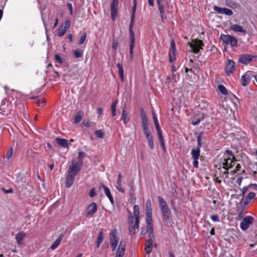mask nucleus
Returning a JSON list of instances; mask_svg holds the SVG:
<instances>
[{
  "mask_svg": "<svg viewBox=\"0 0 257 257\" xmlns=\"http://www.w3.org/2000/svg\"><path fill=\"white\" fill-rule=\"evenodd\" d=\"M110 247L112 251L117 248L115 257H123L125 252V242L120 239L116 229H112L109 234Z\"/></svg>",
  "mask_w": 257,
  "mask_h": 257,
  "instance_id": "nucleus-1",
  "label": "nucleus"
},
{
  "mask_svg": "<svg viewBox=\"0 0 257 257\" xmlns=\"http://www.w3.org/2000/svg\"><path fill=\"white\" fill-rule=\"evenodd\" d=\"M234 161H235V158L233 154L228 150L225 151L222 157L219 159L220 167L224 169L222 175H220L222 178L226 179L228 177L227 170L234 165Z\"/></svg>",
  "mask_w": 257,
  "mask_h": 257,
  "instance_id": "nucleus-2",
  "label": "nucleus"
},
{
  "mask_svg": "<svg viewBox=\"0 0 257 257\" xmlns=\"http://www.w3.org/2000/svg\"><path fill=\"white\" fill-rule=\"evenodd\" d=\"M157 198L164 219L166 221L170 220L171 212L166 201L160 196Z\"/></svg>",
  "mask_w": 257,
  "mask_h": 257,
  "instance_id": "nucleus-3",
  "label": "nucleus"
},
{
  "mask_svg": "<svg viewBox=\"0 0 257 257\" xmlns=\"http://www.w3.org/2000/svg\"><path fill=\"white\" fill-rule=\"evenodd\" d=\"M82 165L83 161L79 160L75 161V160H72V164L70 166L68 170V173L76 175L79 173Z\"/></svg>",
  "mask_w": 257,
  "mask_h": 257,
  "instance_id": "nucleus-4",
  "label": "nucleus"
},
{
  "mask_svg": "<svg viewBox=\"0 0 257 257\" xmlns=\"http://www.w3.org/2000/svg\"><path fill=\"white\" fill-rule=\"evenodd\" d=\"M220 39L226 45H229L231 47H234L237 44V39L232 36L230 35L221 34L220 36Z\"/></svg>",
  "mask_w": 257,
  "mask_h": 257,
  "instance_id": "nucleus-5",
  "label": "nucleus"
},
{
  "mask_svg": "<svg viewBox=\"0 0 257 257\" xmlns=\"http://www.w3.org/2000/svg\"><path fill=\"white\" fill-rule=\"evenodd\" d=\"M188 45L192 48L191 51L194 53L197 54L202 49L203 43L201 40L196 39L193 40L191 43L189 42Z\"/></svg>",
  "mask_w": 257,
  "mask_h": 257,
  "instance_id": "nucleus-6",
  "label": "nucleus"
},
{
  "mask_svg": "<svg viewBox=\"0 0 257 257\" xmlns=\"http://www.w3.org/2000/svg\"><path fill=\"white\" fill-rule=\"evenodd\" d=\"M133 219L134 217L133 216H130L128 217V230L129 232L131 235H134L136 233V230L138 229L139 227L140 220H138V222H137V220H135V222L134 224H133Z\"/></svg>",
  "mask_w": 257,
  "mask_h": 257,
  "instance_id": "nucleus-7",
  "label": "nucleus"
},
{
  "mask_svg": "<svg viewBox=\"0 0 257 257\" xmlns=\"http://www.w3.org/2000/svg\"><path fill=\"white\" fill-rule=\"evenodd\" d=\"M253 221V218L251 216H247L244 217L240 222V226L242 230H246Z\"/></svg>",
  "mask_w": 257,
  "mask_h": 257,
  "instance_id": "nucleus-8",
  "label": "nucleus"
},
{
  "mask_svg": "<svg viewBox=\"0 0 257 257\" xmlns=\"http://www.w3.org/2000/svg\"><path fill=\"white\" fill-rule=\"evenodd\" d=\"M97 210V205L96 203L92 202L86 208L85 216L86 217L92 216Z\"/></svg>",
  "mask_w": 257,
  "mask_h": 257,
  "instance_id": "nucleus-9",
  "label": "nucleus"
},
{
  "mask_svg": "<svg viewBox=\"0 0 257 257\" xmlns=\"http://www.w3.org/2000/svg\"><path fill=\"white\" fill-rule=\"evenodd\" d=\"M235 63L234 61L228 59L226 62L225 71L227 75H230L235 69Z\"/></svg>",
  "mask_w": 257,
  "mask_h": 257,
  "instance_id": "nucleus-10",
  "label": "nucleus"
},
{
  "mask_svg": "<svg viewBox=\"0 0 257 257\" xmlns=\"http://www.w3.org/2000/svg\"><path fill=\"white\" fill-rule=\"evenodd\" d=\"M118 0H112L110 6L111 17L114 20L117 15Z\"/></svg>",
  "mask_w": 257,
  "mask_h": 257,
  "instance_id": "nucleus-11",
  "label": "nucleus"
},
{
  "mask_svg": "<svg viewBox=\"0 0 257 257\" xmlns=\"http://www.w3.org/2000/svg\"><path fill=\"white\" fill-rule=\"evenodd\" d=\"M8 105L9 103L7 100L4 99L2 101L0 105V114L8 115L10 113Z\"/></svg>",
  "mask_w": 257,
  "mask_h": 257,
  "instance_id": "nucleus-12",
  "label": "nucleus"
},
{
  "mask_svg": "<svg viewBox=\"0 0 257 257\" xmlns=\"http://www.w3.org/2000/svg\"><path fill=\"white\" fill-rule=\"evenodd\" d=\"M70 25L69 20H66L65 22L61 25L58 30V36L61 37L63 36L65 34L67 29L69 28Z\"/></svg>",
  "mask_w": 257,
  "mask_h": 257,
  "instance_id": "nucleus-13",
  "label": "nucleus"
},
{
  "mask_svg": "<svg viewBox=\"0 0 257 257\" xmlns=\"http://www.w3.org/2000/svg\"><path fill=\"white\" fill-rule=\"evenodd\" d=\"M214 11L220 14H224L226 16H231L233 14L232 11L229 9L225 8H220L217 6H214Z\"/></svg>",
  "mask_w": 257,
  "mask_h": 257,
  "instance_id": "nucleus-14",
  "label": "nucleus"
},
{
  "mask_svg": "<svg viewBox=\"0 0 257 257\" xmlns=\"http://www.w3.org/2000/svg\"><path fill=\"white\" fill-rule=\"evenodd\" d=\"M156 3L160 13L162 20L163 21L165 14L164 1L163 0H156Z\"/></svg>",
  "mask_w": 257,
  "mask_h": 257,
  "instance_id": "nucleus-15",
  "label": "nucleus"
},
{
  "mask_svg": "<svg viewBox=\"0 0 257 257\" xmlns=\"http://www.w3.org/2000/svg\"><path fill=\"white\" fill-rule=\"evenodd\" d=\"M26 233L23 231H20L16 234V240L19 247H23L24 246V243L23 242V240L26 237Z\"/></svg>",
  "mask_w": 257,
  "mask_h": 257,
  "instance_id": "nucleus-16",
  "label": "nucleus"
},
{
  "mask_svg": "<svg viewBox=\"0 0 257 257\" xmlns=\"http://www.w3.org/2000/svg\"><path fill=\"white\" fill-rule=\"evenodd\" d=\"M253 58V56L249 54H242L239 56V62L247 65L252 61Z\"/></svg>",
  "mask_w": 257,
  "mask_h": 257,
  "instance_id": "nucleus-17",
  "label": "nucleus"
},
{
  "mask_svg": "<svg viewBox=\"0 0 257 257\" xmlns=\"http://www.w3.org/2000/svg\"><path fill=\"white\" fill-rule=\"evenodd\" d=\"M171 51L169 52V60L170 62H172L175 59V42L172 40L170 43Z\"/></svg>",
  "mask_w": 257,
  "mask_h": 257,
  "instance_id": "nucleus-18",
  "label": "nucleus"
},
{
  "mask_svg": "<svg viewBox=\"0 0 257 257\" xmlns=\"http://www.w3.org/2000/svg\"><path fill=\"white\" fill-rule=\"evenodd\" d=\"M101 188H102L103 189L105 195L109 199L111 204H113V203H114L113 198L111 194V193H110V191L109 188L103 184L100 185V186L99 187V189H100Z\"/></svg>",
  "mask_w": 257,
  "mask_h": 257,
  "instance_id": "nucleus-19",
  "label": "nucleus"
},
{
  "mask_svg": "<svg viewBox=\"0 0 257 257\" xmlns=\"http://www.w3.org/2000/svg\"><path fill=\"white\" fill-rule=\"evenodd\" d=\"M230 29L237 33H240L243 35L246 34V31L243 29V27L238 24L231 25Z\"/></svg>",
  "mask_w": 257,
  "mask_h": 257,
  "instance_id": "nucleus-20",
  "label": "nucleus"
},
{
  "mask_svg": "<svg viewBox=\"0 0 257 257\" xmlns=\"http://www.w3.org/2000/svg\"><path fill=\"white\" fill-rule=\"evenodd\" d=\"M76 175L68 173L66 177V187L68 188H70L74 181Z\"/></svg>",
  "mask_w": 257,
  "mask_h": 257,
  "instance_id": "nucleus-21",
  "label": "nucleus"
},
{
  "mask_svg": "<svg viewBox=\"0 0 257 257\" xmlns=\"http://www.w3.org/2000/svg\"><path fill=\"white\" fill-rule=\"evenodd\" d=\"M135 18L134 17H131V22L129 26V31H130V42L132 41H135V34L133 32V26H134V23L135 21Z\"/></svg>",
  "mask_w": 257,
  "mask_h": 257,
  "instance_id": "nucleus-22",
  "label": "nucleus"
},
{
  "mask_svg": "<svg viewBox=\"0 0 257 257\" xmlns=\"http://www.w3.org/2000/svg\"><path fill=\"white\" fill-rule=\"evenodd\" d=\"M153 242L154 240L151 239H149L146 241L145 244V251L147 254H149L151 252Z\"/></svg>",
  "mask_w": 257,
  "mask_h": 257,
  "instance_id": "nucleus-23",
  "label": "nucleus"
},
{
  "mask_svg": "<svg viewBox=\"0 0 257 257\" xmlns=\"http://www.w3.org/2000/svg\"><path fill=\"white\" fill-rule=\"evenodd\" d=\"M250 82V76L248 73H246L242 75L241 79V84L243 86H247Z\"/></svg>",
  "mask_w": 257,
  "mask_h": 257,
  "instance_id": "nucleus-24",
  "label": "nucleus"
},
{
  "mask_svg": "<svg viewBox=\"0 0 257 257\" xmlns=\"http://www.w3.org/2000/svg\"><path fill=\"white\" fill-rule=\"evenodd\" d=\"M191 154L193 160H198L200 156V149L196 148L192 149Z\"/></svg>",
  "mask_w": 257,
  "mask_h": 257,
  "instance_id": "nucleus-25",
  "label": "nucleus"
},
{
  "mask_svg": "<svg viewBox=\"0 0 257 257\" xmlns=\"http://www.w3.org/2000/svg\"><path fill=\"white\" fill-rule=\"evenodd\" d=\"M63 237V235H60L59 237L54 241V242L52 244L51 246V248L52 250L55 249L60 244L62 239Z\"/></svg>",
  "mask_w": 257,
  "mask_h": 257,
  "instance_id": "nucleus-26",
  "label": "nucleus"
},
{
  "mask_svg": "<svg viewBox=\"0 0 257 257\" xmlns=\"http://www.w3.org/2000/svg\"><path fill=\"white\" fill-rule=\"evenodd\" d=\"M255 197V194L253 192H250L246 197L245 199V201L244 202V204L245 205H248L250 202L251 199H253Z\"/></svg>",
  "mask_w": 257,
  "mask_h": 257,
  "instance_id": "nucleus-27",
  "label": "nucleus"
},
{
  "mask_svg": "<svg viewBox=\"0 0 257 257\" xmlns=\"http://www.w3.org/2000/svg\"><path fill=\"white\" fill-rule=\"evenodd\" d=\"M134 214L135 215V220H137V222H138V220H140V210L138 205H135L133 207Z\"/></svg>",
  "mask_w": 257,
  "mask_h": 257,
  "instance_id": "nucleus-28",
  "label": "nucleus"
},
{
  "mask_svg": "<svg viewBox=\"0 0 257 257\" xmlns=\"http://www.w3.org/2000/svg\"><path fill=\"white\" fill-rule=\"evenodd\" d=\"M56 142L60 146L65 148L68 146L67 140L59 138H56Z\"/></svg>",
  "mask_w": 257,
  "mask_h": 257,
  "instance_id": "nucleus-29",
  "label": "nucleus"
},
{
  "mask_svg": "<svg viewBox=\"0 0 257 257\" xmlns=\"http://www.w3.org/2000/svg\"><path fill=\"white\" fill-rule=\"evenodd\" d=\"M146 215H152L151 202L150 199L146 203Z\"/></svg>",
  "mask_w": 257,
  "mask_h": 257,
  "instance_id": "nucleus-30",
  "label": "nucleus"
},
{
  "mask_svg": "<svg viewBox=\"0 0 257 257\" xmlns=\"http://www.w3.org/2000/svg\"><path fill=\"white\" fill-rule=\"evenodd\" d=\"M146 222L148 229H152L153 228L152 215H146Z\"/></svg>",
  "mask_w": 257,
  "mask_h": 257,
  "instance_id": "nucleus-31",
  "label": "nucleus"
},
{
  "mask_svg": "<svg viewBox=\"0 0 257 257\" xmlns=\"http://www.w3.org/2000/svg\"><path fill=\"white\" fill-rule=\"evenodd\" d=\"M65 57L61 54H57L55 55V60L56 62L62 64L65 61Z\"/></svg>",
  "mask_w": 257,
  "mask_h": 257,
  "instance_id": "nucleus-32",
  "label": "nucleus"
},
{
  "mask_svg": "<svg viewBox=\"0 0 257 257\" xmlns=\"http://www.w3.org/2000/svg\"><path fill=\"white\" fill-rule=\"evenodd\" d=\"M83 115V112L81 111H79L76 114L75 118H74V121L75 123H78L79 122Z\"/></svg>",
  "mask_w": 257,
  "mask_h": 257,
  "instance_id": "nucleus-33",
  "label": "nucleus"
},
{
  "mask_svg": "<svg viewBox=\"0 0 257 257\" xmlns=\"http://www.w3.org/2000/svg\"><path fill=\"white\" fill-rule=\"evenodd\" d=\"M116 67L118 69V74L122 80H123V70L122 66L121 64L118 63L117 64Z\"/></svg>",
  "mask_w": 257,
  "mask_h": 257,
  "instance_id": "nucleus-34",
  "label": "nucleus"
},
{
  "mask_svg": "<svg viewBox=\"0 0 257 257\" xmlns=\"http://www.w3.org/2000/svg\"><path fill=\"white\" fill-rule=\"evenodd\" d=\"M152 115H153L154 124H155L156 130H159V128H161L160 127V125H159V123L158 120L157 116L156 115V114L153 110L152 111Z\"/></svg>",
  "mask_w": 257,
  "mask_h": 257,
  "instance_id": "nucleus-35",
  "label": "nucleus"
},
{
  "mask_svg": "<svg viewBox=\"0 0 257 257\" xmlns=\"http://www.w3.org/2000/svg\"><path fill=\"white\" fill-rule=\"evenodd\" d=\"M141 122L142 124V127L143 130L150 129L147 119H141Z\"/></svg>",
  "mask_w": 257,
  "mask_h": 257,
  "instance_id": "nucleus-36",
  "label": "nucleus"
},
{
  "mask_svg": "<svg viewBox=\"0 0 257 257\" xmlns=\"http://www.w3.org/2000/svg\"><path fill=\"white\" fill-rule=\"evenodd\" d=\"M121 180H116L115 187L119 192L123 193L124 192V190L121 187Z\"/></svg>",
  "mask_w": 257,
  "mask_h": 257,
  "instance_id": "nucleus-37",
  "label": "nucleus"
},
{
  "mask_svg": "<svg viewBox=\"0 0 257 257\" xmlns=\"http://www.w3.org/2000/svg\"><path fill=\"white\" fill-rule=\"evenodd\" d=\"M135 41L130 42V59L131 60H133V49L135 45Z\"/></svg>",
  "mask_w": 257,
  "mask_h": 257,
  "instance_id": "nucleus-38",
  "label": "nucleus"
},
{
  "mask_svg": "<svg viewBox=\"0 0 257 257\" xmlns=\"http://www.w3.org/2000/svg\"><path fill=\"white\" fill-rule=\"evenodd\" d=\"M218 89L219 91L223 95H227V90L223 85H218Z\"/></svg>",
  "mask_w": 257,
  "mask_h": 257,
  "instance_id": "nucleus-39",
  "label": "nucleus"
},
{
  "mask_svg": "<svg viewBox=\"0 0 257 257\" xmlns=\"http://www.w3.org/2000/svg\"><path fill=\"white\" fill-rule=\"evenodd\" d=\"M96 136L100 139H102L104 135V133L102 130H99L95 131Z\"/></svg>",
  "mask_w": 257,
  "mask_h": 257,
  "instance_id": "nucleus-40",
  "label": "nucleus"
},
{
  "mask_svg": "<svg viewBox=\"0 0 257 257\" xmlns=\"http://www.w3.org/2000/svg\"><path fill=\"white\" fill-rule=\"evenodd\" d=\"M103 241V234L102 231H101L99 232L98 235L97 237L96 242H99V243H101Z\"/></svg>",
  "mask_w": 257,
  "mask_h": 257,
  "instance_id": "nucleus-41",
  "label": "nucleus"
},
{
  "mask_svg": "<svg viewBox=\"0 0 257 257\" xmlns=\"http://www.w3.org/2000/svg\"><path fill=\"white\" fill-rule=\"evenodd\" d=\"M127 115L125 113V109L124 108L122 112L121 119L123 120L124 124L127 122Z\"/></svg>",
  "mask_w": 257,
  "mask_h": 257,
  "instance_id": "nucleus-42",
  "label": "nucleus"
},
{
  "mask_svg": "<svg viewBox=\"0 0 257 257\" xmlns=\"http://www.w3.org/2000/svg\"><path fill=\"white\" fill-rule=\"evenodd\" d=\"M82 55V51L80 49H76L74 51V56L76 58L81 57Z\"/></svg>",
  "mask_w": 257,
  "mask_h": 257,
  "instance_id": "nucleus-43",
  "label": "nucleus"
},
{
  "mask_svg": "<svg viewBox=\"0 0 257 257\" xmlns=\"http://www.w3.org/2000/svg\"><path fill=\"white\" fill-rule=\"evenodd\" d=\"M143 133L145 134L147 139L153 137L150 129L143 130Z\"/></svg>",
  "mask_w": 257,
  "mask_h": 257,
  "instance_id": "nucleus-44",
  "label": "nucleus"
},
{
  "mask_svg": "<svg viewBox=\"0 0 257 257\" xmlns=\"http://www.w3.org/2000/svg\"><path fill=\"white\" fill-rule=\"evenodd\" d=\"M118 41L117 39H114L112 41V49L114 51H116L117 49Z\"/></svg>",
  "mask_w": 257,
  "mask_h": 257,
  "instance_id": "nucleus-45",
  "label": "nucleus"
},
{
  "mask_svg": "<svg viewBox=\"0 0 257 257\" xmlns=\"http://www.w3.org/2000/svg\"><path fill=\"white\" fill-rule=\"evenodd\" d=\"M12 154H13V148H10L7 150V151L6 152L7 159L8 160L10 159L11 158Z\"/></svg>",
  "mask_w": 257,
  "mask_h": 257,
  "instance_id": "nucleus-46",
  "label": "nucleus"
},
{
  "mask_svg": "<svg viewBox=\"0 0 257 257\" xmlns=\"http://www.w3.org/2000/svg\"><path fill=\"white\" fill-rule=\"evenodd\" d=\"M148 236L149 237V239H151L152 240H154L153 227L152 228L151 230L148 228Z\"/></svg>",
  "mask_w": 257,
  "mask_h": 257,
  "instance_id": "nucleus-47",
  "label": "nucleus"
},
{
  "mask_svg": "<svg viewBox=\"0 0 257 257\" xmlns=\"http://www.w3.org/2000/svg\"><path fill=\"white\" fill-rule=\"evenodd\" d=\"M158 134V136L159 137V139L160 141V142L164 141L163 136L162 135V134L161 133V128H159V130H156Z\"/></svg>",
  "mask_w": 257,
  "mask_h": 257,
  "instance_id": "nucleus-48",
  "label": "nucleus"
},
{
  "mask_svg": "<svg viewBox=\"0 0 257 257\" xmlns=\"http://www.w3.org/2000/svg\"><path fill=\"white\" fill-rule=\"evenodd\" d=\"M86 37V33H83L82 36H81L79 41V44L81 45L85 41Z\"/></svg>",
  "mask_w": 257,
  "mask_h": 257,
  "instance_id": "nucleus-49",
  "label": "nucleus"
},
{
  "mask_svg": "<svg viewBox=\"0 0 257 257\" xmlns=\"http://www.w3.org/2000/svg\"><path fill=\"white\" fill-rule=\"evenodd\" d=\"M38 106H43V105H44L46 103V101L43 98H42L41 100H37V102H36Z\"/></svg>",
  "mask_w": 257,
  "mask_h": 257,
  "instance_id": "nucleus-50",
  "label": "nucleus"
},
{
  "mask_svg": "<svg viewBox=\"0 0 257 257\" xmlns=\"http://www.w3.org/2000/svg\"><path fill=\"white\" fill-rule=\"evenodd\" d=\"M211 219L213 222H219V216L216 214H214L211 216Z\"/></svg>",
  "mask_w": 257,
  "mask_h": 257,
  "instance_id": "nucleus-51",
  "label": "nucleus"
},
{
  "mask_svg": "<svg viewBox=\"0 0 257 257\" xmlns=\"http://www.w3.org/2000/svg\"><path fill=\"white\" fill-rule=\"evenodd\" d=\"M85 156L86 154L85 153L80 151L78 153V158L79 159V160L82 161L83 159L85 158Z\"/></svg>",
  "mask_w": 257,
  "mask_h": 257,
  "instance_id": "nucleus-52",
  "label": "nucleus"
},
{
  "mask_svg": "<svg viewBox=\"0 0 257 257\" xmlns=\"http://www.w3.org/2000/svg\"><path fill=\"white\" fill-rule=\"evenodd\" d=\"M67 6L69 11L70 15H73V7H72V4L70 3H67Z\"/></svg>",
  "mask_w": 257,
  "mask_h": 257,
  "instance_id": "nucleus-53",
  "label": "nucleus"
},
{
  "mask_svg": "<svg viewBox=\"0 0 257 257\" xmlns=\"http://www.w3.org/2000/svg\"><path fill=\"white\" fill-rule=\"evenodd\" d=\"M117 103V100H115L112 103L111 106V111L116 110Z\"/></svg>",
  "mask_w": 257,
  "mask_h": 257,
  "instance_id": "nucleus-54",
  "label": "nucleus"
},
{
  "mask_svg": "<svg viewBox=\"0 0 257 257\" xmlns=\"http://www.w3.org/2000/svg\"><path fill=\"white\" fill-rule=\"evenodd\" d=\"M197 141L198 144L197 148H199V149H200V148L201 146V138L200 136H198L197 137Z\"/></svg>",
  "mask_w": 257,
  "mask_h": 257,
  "instance_id": "nucleus-55",
  "label": "nucleus"
},
{
  "mask_svg": "<svg viewBox=\"0 0 257 257\" xmlns=\"http://www.w3.org/2000/svg\"><path fill=\"white\" fill-rule=\"evenodd\" d=\"M96 195L95 190L94 188L91 189L89 193V196L91 197H93Z\"/></svg>",
  "mask_w": 257,
  "mask_h": 257,
  "instance_id": "nucleus-56",
  "label": "nucleus"
},
{
  "mask_svg": "<svg viewBox=\"0 0 257 257\" xmlns=\"http://www.w3.org/2000/svg\"><path fill=\"white\" fill-rule=\"evenodd\" d=\"M136 7H137L136 4L133 5V9H132V14H131V17L135 18Z\"/></svg>",
  "mask_w": 257,
  "mask_h": 257,
  "instance_id": "nucleus-57",
  "label": "nucleus"
},
{
  "mask_svg": "<svg viewBox=\"0 0 257 257\" xmlns=\"http://www.w3.org/2000/svg\"><path fill=\"white\" fill-rule=\"evenodd\" d=\"M141 119H147L145 112L144 110V109H141Z\"/></svg>",
  "mask_w": 257,
  "mask_h": 257,
  "instance_id": "nucleus-58",
  "label": "nucleus"
},
{
  "mask_svg": "<svg viewBox=\"0 0 257 257\" xmlns=\"http://www.w3.org/2000/svg\"><path fill=\"white\" fill-rule=\"evenodd\" d=\"M248 190V187L245 186V187H243L241 190V194H242V195L243 196H244V194H245V193L247 192Z\"/></svg>",
  "mask_w": 257,
  "mask_h": 257,
  "instance_id": "nucleus-59",
  "label": "nucleus"
},
{
  "mask_svg": "<svg viewBox=\"0 0 257 257\" xmlns=\"http://www.w3.org/2000/svg\"><path fill=\"white\" fill-rule=\"evenodd\" d=\"M240 167L241 166L240 164H237L235 167L236 169L232 171L231 172H232L233 174H235L237 171L239 170Z\"/></svg>",
  "mask_w": 257,
  "mask_h": 257,
  "instance_id": "nucleus-60",
  "label": "nucleus"
},
{
  "mask_svg": "<svg viewBox=\"0 0 257 257\" xmlns=\"http://www.w3.org/2000/svg\"><path fill=\"white\" fill-rule=\"evenodd\" d=\"M148 145H149V148L151 149V150H153L154 149V141H153V140L151 141L150 142H148Z\"/></svg>",
  "mask_w": 257,
  "mask_h": 257,
  "instance_id": "nucleus-61",
  "label": "nucleus"
},
{
  "mask_svg": "<svg viewBox=\"0 0 257 257\" xmlns=\"http://www.w3.org/2000/svg\"><path fill=\"white\" fill-rule=\"evenodd\" d=\"M160 144H161V147L162 148L163 151L164 152H166V148H165V142L164 141L161 142Z\"/></svg>",
  "mask_w": 257,
  "mask_h": 257,
  "instance_id": "nucleus-62",
  "label": "nucleus"
},
{
  "mask_svg": "<svg viewBox=\"0 0 257 257\" xmlns=\"http://www.w3.org/2000/svg\"><path fill=\"white\" fill-rule=\"evenodd\" d=\"M3 190L6 194L11 193H13V189L11 188H10L8 190H6L4 188H3Z\"/></svg>",
  "mask_w": 257,
  "mask_h": 257,
  "instance_id": "nucleus-63",
  "label": "nucleus"
},
{
  "mask_svg": "<svg viewBox=\"0 0 257 257\" xmlns=\"http://www.w3.org/2000/svg\"><path fill=\"white\" fill-rule=\"evenodd\" d=\"M193 165L196 168L198 167V160H193Z\"/></svg>",
  "mask_w": 257,
  "mask_h": 257,
  "instance_id": "nucleus-64",
  "label": "nucleus"
}]
</instances>
